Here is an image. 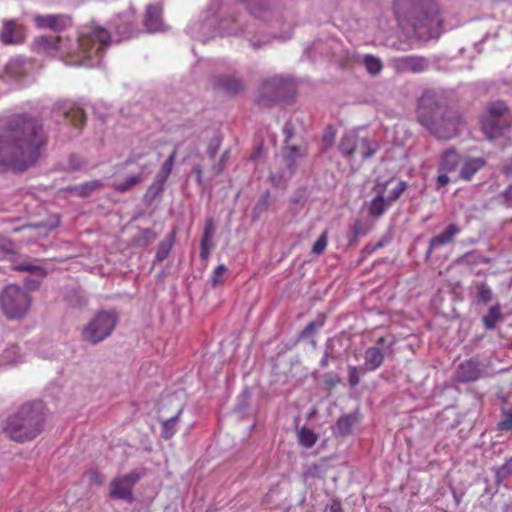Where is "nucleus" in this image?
<instances>
[{
    "instance_id": "f257e3e1",
    "label": "nucleus",
    "mask_w": 512,
    "mask_h": 512,
    "mask_svg": "<svg viewBox=\"0 0 512 512\" xmlns=\"http://www.w3.org/2000/svg\"><path fill=\"white\" fill-rule=\"evenodd\" d=\"M42 124L26 115L14 116L0 135V172H22L33 166L46 145Z\"/></svg>"
},
{
    "instance_id": "f03ea898",
    "label": "nucleus",
    "mask_w": 512,
    "mask_h": 512,
    "mask_svg": "<svg viewBox=\"0 0 512 512\" xmlns=\"http://www.w3.org/2000/svg\"><path fill=\"white\" fill-rule=\"evenodd\" d=\"M110 39L106 29L95 27L81 31L75 41L59 36H39L34 39L33 49L37 53L58 58L67 65L97 67Z\"/></svg>"
},
{
    "instance_id": "7ed1b4c3",
    "label": "nucleus",
    "mask_w": 512,
    "mask_h": 512,
    "mask_svg": "<svg viewBox=\"0 0 512 512\" xmlns=\"http://www.w3.org/2000/svg\"><path fill=\"white\" fill-rule=\"evenodd\" d=\"M418 120L439 139H452L459 134L462 117L458 111L445 108L434 92L424 93L418 102Z\"/></svg>"
},
{
    "instance_id": "20e7f679",
    "label": "nucleus",
    "mask_w": 512,
    "mask_h": 512,
    "mask_svg": "<svg viewBox=\"0 0 512 512\" xmlns=\"http://www.w3.org/2000/svg\"><path fill=\"white\" fill-rule=\"evenodd\" d=\"M44 417L38 405L27 403L10 414L3 423V433L12 441L24 443L35 439L42 431Z\"/></svg>"
},
{
    "instance_id": "39448f33",
    "label": "nucleus",
    "mask_w": 512,
    "mask_h": 512,
    "mask_svg": "<svg viewBox=\"0 0 512 512\" xmlns=\"http://www.w3.org/2000/svg\"><path fill=\"white\" fill-rule=\"evenodd\" d=\"M421 7L424 11L417 18L414 31L420 38H437L442 32V20L434 0H394V11L398 19Z\"/></svg>"
},
{
    "instance_id": "423d86ee",
    "label": "nucleus",
    "mask_w": 512,
    "mask_h": 512,
    "mask_svg": "<svg viewBox=\"0 0 512 512\" xmlns=\"http://www.w3.org/2000/svg\"><path fill=\"white\" fill-rule=\"evenodd\" d=\"M31 303L30 294L18 285H7L0 292V310L8 320H20L26 317Z\"/></svg>"
},
{
    "instance_id": "0eeeda50",
    "label": "nucleus",
    "mask_w": 512,
    "mask_h": 512,
    "mask_svg": "<svg viewBox=\"0 0 512 512\" xmlns=\"http://www.w3.org/2000/svg\"><path fill=\"white\" fill-rule=\"evenodd\" d=\"M511 126V117L505 103H492L482 120V130L490 140L501 137Z\"/></svg>"
},
{
    "instance_id": "6e6552de",
    "label": "nucleus",
    "mask_w": 512,
    "mask_h": 512,
    "mask_svg": "<svg viewBox=\"0 0 512 512\" xmlns=\"http://www.w3.org/2000/svg\"><path fill=\"white\" fill-rule=\"evenodd\" d=\"M118 318L113 311H101L87 323L83 330V339L89 343L97 344L109 337L117 324Z\"/></svg>"
},
{
    "instance_id": "1a4fd4ad",
    "label": "nucleus",
    "mask_w": 512,
    "mask_h": 512,
    "mask_svg": "<svg viewBox=\"0 0 512 512\" xmlns=\"http://www.w3.org/2000/svg\"><path fill=\"white\" fill-rule=\"evenodd\" d=\"M339 149L349 159L354 158L359 153L362 160H366L376 153L378 144L366 138L360 139L356 133L349 132L342 137Z\"/></svg>"
},
{
    "instance_id": "9d476101",
    "label": "nucleus",
    "mask_w": 512,
    "mask_h": 512,
    "mask_svg": "<svg viewBox=\"0 0 512 512\" xmlns=\"http://www.w3.org/2000/svg\"><path fill=\"white\" fill-rule=\"evenodd\" d=\"M141 477L142 473L140 471L132 470L125 475L113 478L109 485V496L112 499L123 500L131 503L134 499L133 488Z\"/></svg>"
},
{
    "instance_id": "9b49d317",
    "label": "nucleus",
    "mask_w": 512,
    "mask_h": 512,
    "mask_svg": "<svg viewBox=\"0 0 512 512\" xmlns=\"http://www.w3.org/2000/svg\"><path fill=\"white\" fill-rule=\"evenodd\" d=\"M306 156L304 146H288L283 149V158L286 165V171L277 175L271 173L270 180L274 186H280L286 179L290 178L296 171L299 161Z\"/></svg>"
},
{
    "instance_id": "f8f14e48",
    "label": "nucleus",
    "mask_w": 512,
    "mask_h": 512,
    "mask_svg": "<svg viewBox=\"0 0 512 512\" xmlns=\"http://www.w3.org/2000/svg\"><path fill=\"white\" fill-rule=\"evenodd\" d=\"M393 342H387L384 337L377 340L376 345L369 347L364 353V369L368 372L378 369L385 357L387 351H391Z\"/></svg>"
},
{
    "instance_id": "ddd939ff",
    "label": "nucleus",
    "mask_w": 512,
    "mask_h": 512,
    "mask_svg": "<svg viewBox=\"0 0 512 512\" xmlns=\"http://www.w3.org/2000/svg\"><path fill=\"white\" fill-rule=\"evenodd\" d=\"M34 23L38 29H49L61 32L72 26V19L66 14L35 15Z\"/></svg>"
},
{
    "instance_id": "4468645a",
    "label": "nucleus",
    "mask_w": 512,
    "mask_h": 512,
    "mask_svg": "<svg viewBox=\"0 0 512 512\" xmlns=\"http://www.w3.org/2000/svg\"><path fill=\"white\" fill-rule=\"evenodd\" d=\"M391 66L399 73H421L428 68V62L423 57L404 56L391 59Z\"/></svg>"
},
{
    "instance_id": "2eb2a0df",
    "label": "nucleus",
    "mask_w": 512,
    "mask_h": 512,
    "mask_svg": "<svg viewBox=\"0 0 512 512\" xmlns=\"http://www.w3.org/2000/svg\"><path fill=\"white\" fill-rule=\"evenodd\" d=\"M135 12L130 9L123 14L117 16L114 20L113 27L119 40L130 39L135 35L134 29Z\"/></svg>"
},
{
    "instance_id": "dca6fc26",
    "label": "nucleus",
    "mask_w": 512,
    "mask_h": 512,
    "mask_svg": "<svg viewBox=\"0 0 512 512\" xmlns=\"http://www.w3.org/2000/svg\"><path fill=\"white\" fill-rule=\"evenodd\" d=\"M394 183L393 178L381 183L379 180L376 182L377 195L369 202L368 212L371 216L377 218L380 217L387 207L388 202L385 199V188Z\"/></svg>"
},
{
    "instance_id": "f3484780",
    "label": "nucleus",
    "mask_w": 512,
    "mask_h": 512,
    "mask_svg": "<svg viewBox=\"0 0 512 512\" xmlns=\"http://www.w3.org/2000/svg\"><path fill=\"white\" fill-rule=\"evenodd\" d=\"M480 375L479 363L473 359L460 363L456 370V380L458 382H473L478 380Z\"/></svg>"
},
{
    "instance_id": "a211bd4d",
    "label": "nucleus",
    "mask_w": 512,
    "mask_h": 512,
    "mask_svg": "<svg viewBox=\"0 0 512 512\" xmlns=\"http://www.w3.org/2000/svg\"><path fill=\"white\" fill-rule=\"evenodd\" d=\"M144 26L148 32L154 33L163 30L162 6L159 4L148 5L144 19Z\"/></svg>"
},
{
    "instance_id": "6ab92c4d",
    "label": "nucleus",
    "mask_w": 512,
    "mask_h": 512,
    "mask_svg": "<svg viewBox=\"0 0 512 512\" xmlns=\"http://www.w3.org/2000/svg\"><path fill=\"white\" fill-rule=\"evenodd\" d=\"M485 164L486 161L482 157L465 156L463 157L458 177L462 180L469 181Z\"/></svg>"
},
{
    "instance_id": "aec40b11",
    "label": "nucleus",
    "mask_w": 512,
    "mask_h": 512,
    "mask_svg": "<svg viewBox=\"0 0 512 512\" xmlns=\"http://www.w3.org/2000/svg\"><path fill=\"white\" fill-rule=\"evenodd\" d=\"M1 40L5 44H19L24 40V29L15 21H6L1 31Z\"/></svg>"
},
{
    "instance_id": "412c9836",
    "label": "nucleus",
    "mask_w": 512,
    "mask_h": 512,
    "mask_svg": "<svg viewBox=\"0 0 512 512\" xmlns=\"http://www.w3.org/2000/svg\"><path fill=\"white\" fill-rule=\"evenodd\" d=\"M460 229L456 224H450L444 232L433 237L430 240V244L427 250V257H429L432 251L440 246H444L450 243L454 237L459 233Z\"/></svg>"
},
{
    "instance_id": "4be33fe9",
    "label": "nucleus",
    "mask_w": 512,
    "mask_h": 512,
    "mask_svg": "<svg viewBox=\"0 0 512 512\" xmlns=\"http://www.w3.org/2000/svg\"><path fill=\"white\" fill-rule=\"evenodd\" d=\"M463 157L454 149H448L443 153L439 170L445 173L454 172L461 167Z\"/></svg>"
},
{
    "instance_id": "5701e85b",
    "label": "nucleus",
    "mask_w": 512,
    "mask_h": 512,
    "mask_svg": "<svg viewBox=\"0 0 512 512\" xmlns=\"http://www.w3.org/2000/svg\"><path fill=\"white\" fill-rule=\"evenodd\" d=\"M356 422L357 418L352 414H348L339 418L334 428L335 434L339 436L349 435Z\"/></svg>"
},
{
    "instance_id": "b1692460",
    "label": "nucleus",
    "mask_w": 512,
    "mask_h": 512,
    "mask_svg": "<svg viewBox=\"0 0 512 512\" xmlns=\"http://www.w3.org/2000/svg\"><path fill=\"white\" fill-rule=\"evenodd\" d=\"M361 63L364 65L366 71L371 75L379 74L383 68L380 58L369 54L364 55L361 58Z\"/></svg>"
},
{
    "instance_id": "393cba45",
    "label": "nucleus",
    "mask_w": 512,
    "mask_h": 512,
    "mask_svg": "<svg viewBox=\"0 0 512 512\" xmlns=\"http://www.w3.org/2000/svg\"><path fill=\"white\" fill-rule=\"evenodd\" d=\"M501 308L500 305H494L490 307L488 314L483 317V323L487 330H493L497 323L501 320Z\"/></svg>"
},
{
    "instance_id": "a878e982",
    "label": "nucleus",
    "mask_w": 512,
    "mask_h": 512,
    "mask_svg": "<svg viewBox=\"0 0 512 512\" xmlns=\"http://www.w3.org/2000/svg\"><path fill=\"white\" fill-rule=\"evenodd\" d=\"M218 86L228 94H236L242 89L240 80L232 77H223L218 80Z\"/></svg>"
},
{
    "instance_id": "bb28decb",
    "label": "nucleus",
    "mask_w": 512,
    "mask_h": 512,
    "mask_svg": "<svg viewBox=\"0 0 512 512\" xmlns=\"http://www.w3.org/2000/svg\"><path fill=\"white\" fill-rule=\"evenodd\" d=\"M65 118L71 122L75 127H81V125L85 122V114L84 111L76 106H70L64 112Z\"/></svg>"
},
{
    "instance_id": "cd10ccee",
    "label": "nucleus",
    "mask_w": 512,
    "mask_h": 512,
    "mask_svg": "<svg viewBox=\"0 0 512 512\" xmlns=\"http://www.w3.org/2000/svg\"><path fill=\"white\" fill-rule=\"evenodd\" d=\"M286 85L282 77H274L270 80H266L262 85L264 93L275 90L271 96L272 99H276L279 96L280 90Z\"/></svg>"
},
{
    "instance_id": "c85d7f7f",
    "label": "nucleus",
    "mask_w": 512,
    "mask_h": 512,
    "mask_svg": "<svg viewBox=\"0 0 512 512\" xmlns=\"http://www.w3.org/2000/svg\"><path fill=\"white\" fill-rule=\"evenodd\" d=\"M387 188L388 186H386L385 188V199L390 205L391 203L395 202L407 189V183L402 180H398L396 181L394 187L391 188L389 191L387 190Z\"/></svg>"
},
{
    "instance_id": "c756f323",
    "label": "nucleus",
    "mask_w": 512,
    "mask_h": 512,
    "mask_svg": "<svg viewBox=\"0 0 512 512\" xmlns=\"http://www.w3.org/2000/svg\"><path fill=\"white\" fill-rule=\"evenodd\" d=\"M102 187V182L99 181V180H92V181H88V182H85L83 184H80L76 187H74V191L82 196V197H87L89 195H91L94 191L100 189Z\"/></svg>"
},
{
    "instance_id": "7c9ffc66",
    "label": "nucleus",
    "mask_w": 512,
    "mask_h": 512,
    "mask_svg": "<svg viewBox=\"0 0 512 512\" xmlns=\"http://www.w3.org/2000/svg\"><path fill=\"white\" fill-rule=\"evenodd\" d=\"M144 180V176L141 174L138 175H130L121 183L115 185V190L118 192H127L131 190L134 186L141 183Z\"/></svg>"
},
{
    "instance_id": "2f4dec72",
    "label": "nucleus",
    "mask_w": 512,
    "mask_h": 512,
    "mask_svg": "<svg viewBox=\"0 0 512 512\" xmlns=\"http://www.w3.org/2000/svg\"><path fill=\"white\" fill-rule=\"evenodd\" d=\"M181 412H182V409H179L175 416L165 420L162 423V431H161L162 437L169 439L175 434L176 423L178 421V417L181 414Z\"/></svg>"
},
{
    "instance_id": "473e14b6",
    "label": "nucleus",
    "mask_w": 512,
    "mask_h": 512,
    "mask_svg": "<svg viewBox=\"0 0 512 512\" xmlns=\"http://www.w3.org/2000/svg\"><path fill=\"white\" fill-rule=\"evenodd\" d=\"M298 441L305 448H311L317 441L315 433L308 428H301L298 432Z\"/></svg>"
},
{
    "instance_id": "72a5a7b5",
    "label": "nucleus",
    "mask_w": 512,
    "mask_h": 512,
    "mask_svg": "<svg viewBox=\"0 0 512 512\" xmlns=\"http://www.w3.org/2000/svg\"><path fill=\"white\" fill-rule=\"evenodd\" d=\"M172 246H173L172 238L160 242L158 245V248H157V252H156V259L158 261L165 260L168 257V255L172 249Z\"/></svg>"
},
{
    "instance_id": "f704fd0d",
    "label": "nucleus",
    "mask_w": 512,
    "mask_h": 512,
    "mask_svg": "<svg viewBox=\"0 0 512 512\" xmlns=\"http://www.w3.org/2000/svg\"><path fill=\"white\" fill-rule=\"evenodd\" d=\"M13 268H14V270H17V271H26V272L35 273V274L43 273V269L40 266L31 264L30 262H27V261L15 264Z\"/></svg>"
},
{
    "instance_id": "c9c22d12",
    "label": "nucleus",
    "mask_w": 512,
    "mask_h": 512,
    "mask_svg": "<svg viewBox=\"0 0 512 512\" xmlns=\"http://www.w3.org/2000/svg\"><path fill=\"white\" fill-rule=\"evenodd\" d=\"M327 232H323L321 236L315 241L312 247V253L320 255L324 252L327 247Z\"/></svg>"
},
{
    "instance_id": "e433bc0d",
    "label": "nucleus",
    "mask_w": 512,
    "mask_h": 512,
    "mask_svg": "<svg viewBox=\"0 0 512 512\" xmlns=\"http://www.w3.org/2000/svg\"><path fill=\"white\" fill-rule=\"evenodd\" d=\"M19 349L16 346H11L3 354V364H13L18 362Z\"/></svg>"
},
{
    "instance_id": "4c0bfd02",
    "label": "nucleus",
    "mask_w": 512,
    "mask_h": 512,
    "mask_svg": "<svg viewBox=\"0 0 512 512\" xmlns=\"http://www.w3.org/2000/svg\"><path fill=\"white\" fill-rule=\"evenodd\" d=\"M504 419L498 423V429L501 431L512 430V409L503 411Z\"/></svg>"
},
{
    "instance_id": "58836bf2",
    "label": "nucleus",
    "mask_w": 512,
    "mask_h": 512,
    "mask_svg": "<svg viewBox=\"0 0 512 512\" xmlns=\"http://www.w3.org/2000/svg\"><path fill=\"white\" fill-rule=\"evenodd\" d=\"M176 150H174L170 155L169 157L166 159V161L163 163L162 167H161V170L160 172L163 173L164 175L168 176L171 174L172 172V169H173V166H174V161H175V158H176Z\"/></svg>"
},
{
    "instance_id": "ea45409f",
    "label": "nucleus",
    "mask_w": 512,
    "mask_h": 512,
    "mask_svg": "<svg viewBox=\"0 0 512 512\" xmlns=\"http://www.w3.org/2000/svg\"><path fill=\"white\" fill-rule=\"evenodd\" d=\"M348 382L351 387H355L360 382V371L356 366L348 367Z\"/></svg>"
},
{
    "instance_id": "a19ab883",
    "label": "nucleus",
    "mask_w": 512,
    "mask_h": 512,
    "mask_svg": "<svg viewBox=\"0 0 512 512\" xmlns=\"http://www.w3.org/2000/svg\"><path fill=\"white\" fill-rule=\"evenodd\" d=\"M226 272H227V268L225 265H223V264L218 265L212 273V277H211L212 284L215 286L218 283H220L223 276L226 274Z\"/></svg>"
},
{
    "instance_id": "79ce46f5",
    "label": "nucleus",
    "mask_w": 512,
    "mask_h": 512,
    "mask_svg": "<svg viewBox=\"0 0 512 512\" xmlns=\"http://www.w3.org/2000/svg\"><path fill=\"white\" fill-rule=\"evenodd\" d=\"M492 299V290L491 288L486 285L482 284L478 291V300L484 303H487L491 301Z\"/></svg>"
},
{
    "instance_id": "37998d69",
    "label": "nucleus",
    "mask_w": 512,
    "mask_h": 512,
    "mask_svg": "<svg viewBox=\"0 0 512 512\" xmlns=\"http://www.w3.org/2000/svg\"><path fill=\"white\" fill-rule=\"evenodd\" d=\"M228 159H229V152L224 151L222 153L219 161L213 166V172L215 174H220L224 170Z\"/></svg>"
},
{
    "instance_id": "c03bdc74",
    "label": "nucleus",
    "mask_w": 512,
    "mask_h": 512,
    "mask_svg": "<svg viewBox=\"0 0 512 512\" xmlns=\"http://www.w3.org/2000/svg\"><path fill=\"white\" fill-rule=\"evenodd\" d=\"M221 141L218 137H214L209 142L207 153L211 158H214L220 148Z\"/></svg>"
},
{
    "instance_id": "a18cd8bd",
    "label": "nucleus",
    "mask_w": 512,
    "mask_h": 512,
    "mask_svg": "<svg viewBox=\"0 0 512 512\" xmlns=\"http://www.w3.org/2000/svg\"><path fill=\"white\" fill-rule=\"evenodd\" d=\"M460 260L468 265H475L479 263V255L474 252H469L464 254Z\"/></svg>"
},
{
    "instance_id": "49530a36",
    "label": "nucleus",
    "mask_w": 512,
    "mask_h": 512,
    "mask_svg": "<svg viewBox=\"0 0 512 512\" xmlns=\"http://www.w3.org/2000/svg\"><path fill=\"white\" fill-rule=\"evenodd\" d=\"M497 474L498 476L512 475V458L499 468Z\"/></svg>"
},
{
    "instance_id": "de8ad7c7",
    "label": "nucleus",
    "mask_w": 512,
    "mask_h": 512,
    "mask_svg": "<svg viewBox=\"0 0 512 512\" xmlns=\"http://www.w3.org/2000/svg\"><path fill=\"white\" fill-rule=\"evenodd\" d=\"M163 187L161 184H158V182H154L150 185L147 191V195H150L151 197H156L158 194H160L163 190Z\"/></svg>"
},
{
    "instance_id": "09e8293b",
    "label": "nucleus",
    "mask_w": 512,
    "mask_h": 512,
    "mask_svg": "<svg viewBox=\"0 0 512 512\" xmlns=\"http://www.w3.org/2000/svg\"><path fill=\"white\" fill-rule=\"evenodd\" d=\"M214 234H215V225H214V223H213V221L211 219L207 220L206 223H205L203 236H207V237L213 238Z\"/></svg>"
},
{
    "instance_id": "8fccbe9b",
    "label": "nucleus",
    "mask_w": 512,
    "mask_h": 512,
    "mask_svg": "<svg viewBox=\"0 0 512 512\" xmlns=\"http://www.w3.org/2000/svg\"><path fill=\"white\" fill-rule=\"evenodd\" d=\"M334 137H335V132L334 130L329 127L328 129H326V131L324 132V135H323V141L327 144V145H331L334 141Z\"/></svg>"
},
{
    "instance_id": "3c124183",
    "label": "nucleus",
    "mask_w": 512,
    "mask_h": 512,
    "mask_svg": "<svg viewBox=\"0 0 512 512\" xmlns=\"http://www.w3.org/2000/svg\"><path fill=\"white\" fill-rule=\"evenodd\" d=\"M450 178L447 176V173L444 172V174H441L437 177L436 185L437 188L445 187L449 182Z\"/></svg>"
},
{
    "instance_id": "603ef678",
    "label": "nucleus",
    "mask_w": 512,
    "mask_h": 512,
    "mask_svg": "<svg viewBox=\"0 0 512 512\" xmlns=\"http://www.w3.org/2000/svg\"><path fill=\"white\" fill-rule=\"evenodd\" d=\"M283 132L285 134L286 142H288L292 138V136L294 135V130H293L292 125L290 123H287L284 126Z\"/></svg>"
},
{
    "instance_id": "864d4df0",
    "label": "nucleus",
    "mask_w": 512,
    "mask_h": 512,
    "mask_svg": "<svg viewBox=\"0 0 512 512\" xmlns=\"http://www.w3.org/2000/svg\"><path fill=\"white\" fill-rule=\"evenodd\" d=\"M201 247H206V248L212 249L213 248V238L207 237V236H202Z\"/></svg>"
},
{
    "instance_id": "5fc2aeb1",
    "label": "nucleus",
    "mask_w": 512,
    "mask_h": 512,
    "mask_svg": "<svg viewBox=\"0 0 512 512\" xmlns=\"http://www.w3.org/2000/svg\"><path fill=\"white\" fill-rule=\"evenodd\" d=\"M503 172L507 176H512V157L503 166Z\"/></svg>"
},
{
    "instance_id": "6e6d98bb",
    "label": "nucleus",
    "mask_w": 512,
    "mask_h": 512,
    "mask_svg": "<svg viewBox=\"0 0 512 512\" xmlns=\"http://www.w3.org/2000/svg\"><path fill=\"white\" fill-rule=\"evenodd\" d=\"M362 233V224L360 221H356L353 225L354 238L358 237Z\"/></svg>"
},
{
    "instance_id": "4d7b16f0",
    "label": "nucleus",
    "mask_w": 512,
    "mask_h": 512,
    "mask_svg": "<svg viewBox=\"0 0 512 512\" xmlns=\"http://www.w3.org/2000/svg\"><path fill=\"white\" fill-rule=\"evenodd\" d=\"M167 179H168V176L164 175L163 173H161L159 171V173L156 175V177L154 179V182H158V184H161L162 186H164Z\"/></svg>"
},
{
    "instance_id": "13d9d810",
    "label": "nucleus",
    "mask_w": 512,
    "mask_h": 512,
    "mask_svg": "<svg viewBox=\"0 0 512 512\" xmlns=\"http://www.w3.org/2000/svg\"><path fill=\"white\" fill-rule=\"evenodd\" d=\"M503 196L506 201L512 202V183L505 189Z\"/></svg>"
},
{
    "instance_id": "bf43d9fd",
    "label": "nucleus",
    "mask_w": 512,
    "mask_h": 512,
    "mask_svg": "<svg viewBox=\"0 0 512 512\" xmlns=\"http://www.w3.org/2000/svg\"><path fill=\"white\" fill-rule=\"evenodd\" d=\"M210 248L201 247L200 257L202 260H207L210 255Z\"/></svg>"
},
{
    "instance_id": "052dcab7",
    "label": "nucleus",
    "mask_w": 512,
    "mask_h": 512,
    "mask_svg": "<svg viewBox=\"0 0 512 512\" xmlns=\"http://www.w3.org/2000/svg\"><path fill=\"white\" fill-rule=\"evenodd\" d=\"M315 328H316V323L315 322H311V323H309L305 327L303 333L306 334V335H309V334H311L315 330Z\"/></svg>"
},
{
    "instance_id": "680f3d73",
    "label": "nucleus",
    "mask_w": 512,
    "mask_h": 512,
    "mask_svg": "<svg viewBox=\"0 0 512 512\" xmlns=\"http://www.w3.org/2000/svg\"><path fill=\"white\" fill-rule=\"evenodd\" d=\"M194 172L196 174V178H197V181L200 183L201 180H202V171H201V168L199 166L195 167L194 168Z\"/></svg>"
},
{
    "instance_id": "e2e57ef3",
    "label": "nucleus",
    "mask_w": 512,
    "mask_h": 512,
    "mask_svg": "<svg viewBox=\"0 0 512 512\" xmlns=\"http://www.w3.org/2000/svg\"><path fill=\"white\" fill-rule=\"evenodd\" d=\"M331 512H341V504L339 502H334L331 505Z\"/></svg>"
},
{
    "instance_id": "0e129e2a",
    "label": "nucleus",
    "mask_w": 512,
    "mask_h": 512,
    "mask_svg": "<svg viewBox=\"0 0 512 512\" xmlns=\"http://www.w3.org/2000/svg\"><path fill=\"white\" fill-rule=\"evenodd\" d=\"M479 263L489 264V263H491V259H490V258H487V257H484V256L479 255Z\"/></svg>"
},
{
    "instance_id": "69168bd1",
    "label": "nucleus",
    "mask_w": 512,
    "mask_h": 512,
    "mask_svg": "<svg viewBox=\"0 0 512 512\" xmlns=\"http://www.w3.org/2000/svg\"><path fill=\"white\" fill-rule=\"evenodd\" d=\"M327 363H328V356L326 354V355H324V357L321 360V366L325 367L327 365Z\"/></svg>"
},
{
    "instance_id": "338daca9",
    "label": "nucleus",
    "mask_w": 512,
    "mask_h": 512,
    "mask_svg": "<svg viewBox=\"0 0 512 512\" xmlns=\"http://www.w3.org/2000/svg\"><path fill=\"white\" fill-rule=\"evenodd\" d=\"M3 253H4V250L2 248H0V257L2 256Z\"/></svg>"
},
{
    "instance_id": "774afa93",
    "label": "nucleus",
    "mask_w": 512,
    "mask_h": 512,
    "mask_svg": "<svg viewBox=\"0 0 512 512\" xmlns=\"http://www.w3.org/2000/svg\"><path fill=\"white\" fill-rule=\"evenodd\" d=\"M254 48H257L256 44L254 42L251 43Z\"/></svg>"
}]
</instances>
